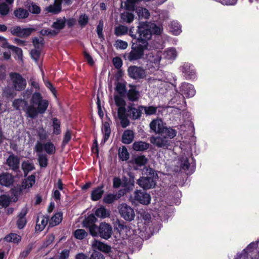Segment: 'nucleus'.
Returning <instances> with one entry per match:
<instances>
[{"mask_svg": "<svg viewBox=\"0 0 259 259\" xmlns=\"http://www.w3.org/2000/svg\"><path fill=\"white\" fill-rule=\"evenodd\" d=\"M28 11L33 14H38L40 13V7L34 3H31L27 7Z\"/></svg>", "mask_w": 259, "mask_h": 259, "instance_id": "obj_52", "label": "nucleus"}, {"mask_svg": "<svg viewBox=\"0 0 259 259\" xmlns=\"http://www.w3.org/2000/svg\"><path fill=\"white\" fill-rule=\"evenodd\" d=\"M122 97L123 96H120V95H115L114 96L115 105L118 107L125 106L126 105V102L122 98Z\"/></svg>", "mask_w": 259, "mask_h": 259, "instance_id": "obj_57", "label": "nucleus"}, {"mask_svg": "<svg viewBox=\"0 0 259 259\" xmlns=\"http://www.w3.org/2000/svg\"><path fill=\"white\" fill-rule=\"evenodd\" d=\"M63 1L67 6H69L72 3L71 0H55L54 5L50 6L48 7V11L55 14H58L61 11L62 3Z\"/></svg>", "mask_w": 259, "mask_h": 259, "instance_id": "obj_19", "label": "nucleus"}, {"mask_svg": "<svg viewBox=\"0 0 259 259\" xmlns=\"http://www.w3.org/2000/svg\"><path fill=\"white\" fill-rule=\"evenodd\" d=\"M117 115L119 118L125 116H127V109L125 108V106L118 107L117 110Z\"/></svg>", "mask_w": 259, "mask_h": 259, "instance_id": "obj_64", "label": "nucleus"}, {"mask_svg": "<svg viewBox=\"0 0 259 259\" xmlns=\"http://www.w3.org/2000/svg\"><path fill=\"white\" fill-rule=\"evenodd\" d=\"M165 126L161 119H153L150 123V129L156 134H159Z\"/></svg>", "mask_w": 259, "mask_h": 259, "instance_id": "obj_23", "label": "nucleus"}, {"mask_svg": "<svg viewBox=\"0 0 259 259\" xmlns=\"http://www.w3.org/2000/svg\"><path fill=\"white\" fill-rule=\"evenodd\" d=\"M127 74L130 78L135 80L143 79L146 76L145 70L142 67L136 65L128 67Z\"/></svg>", "mask_w": 259, "mask_h": 259, "instance_id": "obj_9", "label": "nucleus"}, {"mask_svg": "<svg viewBox=\"0 0 259 259\" xmlns=\"http://www.w3.org/2000/svg\"><path fill=\"white\" fill-rule=\"evenodd\" d=\"M139 92L136 90L135 88L130 89L127 92L128 100L131 102L138 101L139 99Z\"/></svg>", "mask_w": 259, "mask_h": 259, "instance_id": "obj_33", "label": "nucleus"}, {"mask_svg": "<svg viewBox=\"0 0 259 259\" xmlns=\"http://www.w3.org/2000/svg\"><path fill=\"white\" fill-rule=\"evenodd\" d=\"M49 221V217L48 215L45 216L42 215L40 217H38L36 220V231H38L39 232L42 231L47 225Z\"/></svg>", "mask_w": 259, "mask_h": 259, "instance_id": "obj_24", "label": "nucleus"}, {"mask_svg": "<svg viewBox=\"0 0 259 259\" xmlns=\"http://www.w3.org/2000/svg\"><path fill=\"white\" fill-rule=\"evenodd\" d=\"M41 49H34L30 51L31 58L35 61H38L40 56Z\"/></svg>", "mask_w": 259, "mask_h": 259, "instance_id": "obj_55", "label": "nucleus"}, {"mask_svg": "<svg viewBox=\"0 0 259 259\" xmlns=\"http://www.w3.org/2000/svg\"><path fill=\"white\" fill-rule=\"evenodd\" d=\"M150 144L142 141H135L133 144V150L139 152L146 151L150 148Z\"/></svg>", "mask_w": 259, "mask_h": 259, "instance_id": "obj_25", "label": "nucleus"}, {"mask_svg": "<svg viewBox=\"0 0 259 259\" xmlns=\"http://www.w3.org/2000/svg\"><path fill=\"white\" fill-rule=\"evenodd\" d=\"M66 19L65 17L63 18H58L56 21L54 22L51 27L56 30L60 32V30L63 29L66 25Z\"/></svg>", "mask_w": 259, "mask_h": 259, "instance_id": "obj_31", "label": "nucleus"}, {"mask_svg": "<svg viewBox=\"0 0 259 259\" xmlns=\"http://www.w3.org/2000/svg\"><path fill=\"white\" fill-rule=\"evenodd\" d=\"M35 182V176L34 175H31L28 176L26 180V186L28 188L31 187Z\"/></svg>", "mask_w": 259, "mask_h": 259, "instance_id": "obj_62", "label": "nucleus"}, {"mask_svg": "<svg viewBox=\"0 0 259 259\" xmlns=\"http://www.w3.org/2000/svg\"><path fill=\"white\" fill-rule=\"evenodd\" d=\"M134 199L142 204L148 205L150 203L151 196L143 191L137 190L135 192Z\"/></svg>", "mask_w": 259, "mask_h": 259, "instance_id": "obj_16", "label": "nucleus"}, {"mask_svg": "<svg viewBox=\"0 0 259 259\" xmlns=\"http://www.w3.org/2000/svg\"><path fill=\"white\" fill-rule=\"evenodd\" d=\"M148 162V159L144 155H138L136 157L131 163L135 164L138 167H141L145 165Z\"/></svg>", "mask_w": 259, "mask_h": 259, "instance_id": "obj_34", "label": "nucleus"}, {"mask_svg": "<svg viewBox=\"0 0 259 259\" xmlns=\"http://www.w3.org/2000/svg\"><path fill=\"white\" fill-rule=\"evenodd\" d=\"M10 77L12 81V87L14 90L20 92L26 88V80L20 73L11 72L10 73Z\"/></svg>", "mask_w": 259, "mask_h": 259, "instance_id": "obj_7", "label": "nucleus"}, {"mask_svg": "<svg viewBox=\"0 0 259 259\" xmlns=\"http://www.w3.org/2000/svg\"><path fill=\"white\" fill-rule=\"evenodd\" d=\"M89 20V17L86 14H82L79 17L78 23L82 28H83L88 23Z\"/></svg>", "mask_w": 259, "mask_h": 259, "instance_id": "obj_56", "label": "nucleus"}, {"mask_svg": "<svg viewBox=\"0 0 259 259\" xmlns=\"http://www.w3.org/2000/svg\"><path fill=\"white\" fill-rule=\"evenodd\" d=\"M14 182V176L8 172H3L0 175V184L6 187H10Z\"/></svg>", "mask_w": 259, "mask_h": 259, "instance_id": "obj_20", "label": "nucleus"}, {"mask_svg": "<svg viewBox=\"0 0 259 259\" xmlns=\"http://www.w3.org/2000/svg\"><path fill=\"white\" fill-rule=\"evenodd\" d=\"M103 22L102 21H100L97 27V33L98 37L100 39L101 41H103L105 40L104 35L103 34Z\"/></svg>", "mask_w": 259, "mask_h": 259, "instance_id": "obj_54", "label": "nucleus"}, {"mask_svg": "<svg viewBox=\"0 0 259 259\" xmlns=\"http://www.w3.org/2000/svg\"><path fill=\"white\" fill-rule=\"evenodd\" d=\"M171 26L172 28V31L173 32V34L175 35L179 34L181 32V26L179 23L173 22L171 24Z\"/></svg>", "mask_w": 259, "mask_h": 259, "instance_id": "obj_60", "label": "nucleus"}, {"mask_svg": "<svg viewBox=\"0 0 259 259\" xmlns=\"http://www.w3.org/2000/svg\"><path fill=\"white\" fill-rule=\"evenodd\" d=\"M6 48H8L12 51L18 57L19 59H22L23 56L22 50L21 48L8 44Z\"/></svg>", "mask_w": 259, "mask_h": 259, "instance_id": "obj_48", "label": "nucleus"}, {"mask_svg": "<svg viewBox=\"0 0 259 259\" xmlns=\"http://www.w3.org/2000/svg\"><path fill=\"white\" fill-rule=\"evenodd\" d=\"M120 18L123 22L130 24L134 21V15L132 13L127 12L121 14Z\"/></svg>", "mask_w": 259, "mask_h": 259, "instance_id": "obj_43", "label": "nucleus"}, {"mask_svg": "<svg viewBox=\"0 0 259 259\" xmlns=\"http://www.w3.org/2000/svg\"><path fill=\"white\" fill-rule=\"evenodd\" d=\"M13 107L16 110H22L26 112V108L28 105V102L24 99H16L12 103Z\"/></svg>", "mask_w": 259, "mask_h": 259, "instance_id": "obj_27", "label": "nucleus"}, {"mask_svg": "<svg viewBox=\"0 0 259 259\" xmlns=\"http://www.w3.org/2000/svg\"><path fill=\"white\" fill-rule=\"evenodd\" d=\"M140 107L144 109L145 113L147 115H151L156 114L157 107L154 106H146L144 105H140Z\"/></svg>", "mask_w": 259, "mask_h": 259, "instance_id": "obj_45", "label": "nucleus"}, {"mask_svg": "<svg viewBox=\"0 0 259 259\" xmlns=\"http://www.w3.org/2000/svg\"><path fill=\"white\" fill-rule=\"evenodd\" d=\"M118 156L122 161H126L129 159L130 154L125 146H122L121 149L119 150Z\"/></svg>", "mask_w": 259, "mask_h": 259, "instance_id": "obj_47", "label": "nucleus"}, {"mask_svg": "<svg viewBox=\"0 0 259 259\" xmlns=\"http://www.w3.org/2000/svg\"><path fill=\"white\" fill-rule=\"evenodd\" d=\"M38 162L40 167H46L48 164V159L46 154L38 155Z\"/></svg>", "mask_w": 259, "mask_h": 259, "instance_id": "obj_51", "label": "nucleus"}, {"mask_svg": "<svg viewBox=\"0 0 259 259\" xmlns=\"http://www.w3.org/2000/svg\"><path fill=\"white\" fill-rule=\"evenodd\" d=\"M9 12V8L7 4L2 3L0 4V14L2 16L7 15Z\"/></svg>", "mask_w": 259, "mask_h": 259, "instance_id": "obj_59", "label": "nucleus"}, {"mask_svg": "<svg viewBox=\"0 0 259 259\" xmlns=\"http://www.w3.org/2000/svg\"><path fill=\"white\" fill-rule=\"evenodd\" d=\"M93 246L97 248L100 251L106 253H109L111 249L110 245L97 240H94Z\"/></svg>", "mask_w": 259, "mask_h": 259, "instance_id": "obj_28", "label": "nucleus"}, {"mask_svg": "<svg viewBox=\"0 0 259 259\" xmlns=\"http://www.w3.org/2000/svg\"><path fill=\"white\" fill-rule=\"evenodd\" d=\"M30 102L31 104L26 108V114L31 119L35 118L39 114L45 113L49 104L48 100L43 99L41 94L38 92L32 95Z\"/></svg>", "mask_w": 259, "mask_h": 259, "instance_id": "obj_1", "label": "nucleus"}, {"mask_svg": "<svg viewBox=\"0 0 259 259\" xmlns=\"http://www.w3.org/2000/svg\"><path fill=\"white\" fill-rule=\"evenodd\" d=\"M143 171L144 174L146 175V178H151L155 180L158 179V175L155 170L150 167H145Z\"/></svg>", "mask_w": 259, "mask_h": 259, "instance_id": "obj_41", "label": "nucleus"}, {"mask_svg": "<svg viewBox=\"0 0 259 259\" xmlns=\"http://www.w3.org/2000/svg\"><path fill=\"white\" fill-rule=\"evenodd\" d=\"M95 234L91 235L93 237H100L102 239L108 240L113 233L111 225L106 222H101L99 226H97L94 230Z\"/></svg>", "mask_w": 259, "mask_h": 259, "instance_id": "obj_6", "label": "nucleus"}, {"mask_svg": "<svg viewBox=\"0 0 259 259\" xmlns=\"http://www.w3.org/2000/svg\"><path fill=\"white\" fill-rule=\"evenodd\" d=\"M144 0H126L124 3V8L127 11L134 12L137 9V5Z\"/></svg>", "mask_w": 259, "mask_h": 259, "instance_id": "obj_29", "label": "nucleus"}, {"mask_svg": "<svg viewBox=\"0 0 259 259\" xmlns=\"http://www.w3.org/2000/svg\"><path fill=\"white\" fill-rule=\"evenodd\" d=\"M21 167L23 171L24 177H26L30 171L35 169L34 164L28 161H23L21 164Z\"/></svg>", "mask_w": 259, "mask_h": 259, "instance_id": "obj_35", "label": "nucleus"}, {"mask_svg": "<svg viewBox=\"0 0 259 259\" xmlns=\"http://www.w3.org/2000/svg\"><path fill=\"white\" fill-rule=\"evenodd\" d=\"M52 126L53 128L54 133L56 135H59L61 133V122L60 120L57 118L54 117L52 119Z\"/></svg>", "mask_w": 259, "mask_h": 259, "instance_id": "obj_44", "label": "nucleus"}, {"mask_svg": "<svg viewBox=\"0 0 259 259\" xmlns=\"http://www.w3.org/2000/svg\"><path fill=\"white\" fill-rule=\"evenodd\" d=\"M119 212L121 217L126 221L131 222L135 217L134 209L125 203L121 204L119 207Z\"/></svg>", "mask_w": 259, "mask_h": 259, "instance_id": "obj_8", "label": "nucleus"}, {"mask_svg": "<svg viewBox=\"0 0 259 259\" xmlns=\"http://www.w3.org/2000/svg\"><path fill=\"white\" fill-rule=\"evenodd\" d=\"M135 104L130 103L127 107V115L132 120L139 119L142 114V108L138 106V108L134 107Z\"/></svg>", "mask_w": 259, "mask_h": 259, "instance_id": "obj_12", "label": "nucleus"}, {"mask_svg": "<svg viewBox=\"0 0 259 259\" xmlns=\"http://www.w3.org/2000/svg\"><path fill=\"white\" fill-rule=\"evenodd\" d=\"M63 213L62 212H58L53 215L51 219H49V227H52L58 225L62 221Z\"/></svg>", "mask_w": 259, "mask_h": 259, "instance_id": "obj_30", "label": "nucleus"}, {"mask_svg": "<svg viewBox=\"0 0 259 259\" xmlns=\"http://www.w3.org/2000/svg\"><path fill=\"white\" fill-rule=\"evenodd\" d=\"M71 139V133L70 130H67L65 133L62 141V146H65L67 145Z\"/></svg>", "mask_w": 259, "mask_h": 259, "instance_id": "obj_61", "label": "nucleus"}, {"mask_svg": "<svg viewBox=\"0 0 259 259\" xmlns=\"http://www.w3.org/2000/svg\"><path fill=\"white\" fill-rule=\"evenodd\" d=\"M102 130V132L104 133V138L102 142L104 143L109 139L111 133L110 124L108 122L105 121L103 123Z\"/></svg>", "mask_w": 259, "mask_h": 259, "instance_id": "obj_36", "label": "nucleus"}, {"mask_svg": "<svg viewBox=\"0 0 259 259\" xmlns=\"http://www.w3.org/2000/svg\"><path fill=\"white\" fill-rule=\"evenodd\" d=\"M32 42L35 49H41L44 46L45 40L42 37H34L32 38Z\"/></svg>", "mask_w": 259, "mask_h": 259, "instance_id": "obj_42", "label": "nucleus"}, {"mask_svg": "<svg viewBox=\"0 0 259 259\" xmlns=\"http://www.w3.org/2000/svg\"><path fill=\"white\" fill-rule=\"evenodd\" d=\"M14 15L18 19H24L28 17L29 13L28 10L19 8L14 10Z\"/></svg>", "mask_w": 259, "mask_h": 259, "instance_id": "obj_32", "label": "nucleus"}, {"mask_svg": "<svg viewBox=\"0 0 259 259\" xmlns=\"http://www.w3.org/2000/svg\"><path fill=\"white\" fill-rule=\"evenodd\" d=\"M97 218H96L95 215L93 213L89 214L83 221V227L89 229L91 235L95 234L94 230L96 229V228L97 226L95 224Z\"/></svg>", "mask_w": 259, "mask_h": 259, "instance_id": "obj_14", "label": "nucleus"}, {"mask_svg": "<svg viewBox=\"0 0 259 259\" xmlns=\"http://www.w3.org/2000/svg\"><path fill=\"white\" fill-rule=\"evenodd\" d=\"M88 235V233L84 229H77L74 232L75 238L79 240L85 238Z\"/></svg>", "mask_w": 259, "mask_h": 259, "instance_id": "obj_49", "label": "nucleus"}, {"mask_svg": "<svg viewBox=\"0 0 259 259\" xmlns=\"http://www.w3.org/2000/svg\"><path fill=\"white\" fill-rule=\"evenodd\" d=\"M115 90L120 96H124L126 92L125 84L122 82H117Z\"/></svg>", "mask_w": 259, "mask_h": 259, "instance_id": "obj_46", "label": "nucleus"}, {"mask_svg": "<svg viewBox=\"0 0 259 259\" xmlns=\"http://www.w3.org/2000/svg\"><path fill=\"white\" fill-rule=\"evenodd\" d=\"M21 237L15 233H10L4 238V241L9 242L18 243L21 241Z\"/></svg>", "mask_w": 259, "mask_h": 259, "instance_id": "obj_40", "label": "nucleus"}, {"mask_svg": "<svg viewBox=\"0 0 259 259\" xmlns=\"http://www.w3.org/2000/svg\"><path fill=\"white\" fill-rule=\"evenodd\" d=\"M180 69L186 79H193L195 77L194 66L188 62H185L180 67Z\"/></svg>", "mask_w": 259, "mask_h": 259, "instance_id": "obj_15", "label": "nucleus"}, {"mask_svg": "<svg viewBox=\"0 0 259 259\" xmlns=\"http://www.w3.org/2000/svg\"><path fill=\"white\" fill-rule=\"evenodd\" d=\"M112 62L113 65L117 69H119L122 66L123 62L122 60L119 57H115L113 58Z\"/></svg>", "mask_w": 259, "mask_h": 259, "instance_id": "obj_58", "label": "nucleus"}, {"mask_svg": "<svg viewBox=\"0 0 259 259\" xmlns=\"http://www.w3.org/2000/svg\"><path fill=\"white\" fill-rule=\"evenodd\" d=\"M177 131L169 126H165L157 137L152 136L150 142L159 148H168L170 146V140L176 136Z\"/></svg>", "mask_w": 259, "mask_h": 259, "instance_id": "obj_2", "label": "nucleus"}, {"mask_svg": "<svg viewBox=\"0 0 259 259\" xmlns=\"http://www.w3.org/2000/svg\"><path fill=\"white\" fill-rule=\"evenodd\" d=\"M180 92L182 95L186 98L193 97L196 93L194 86L187 82L182 83L180 87Z\"/></svg>", "mask_w": 259, "mask_h": 259, "instance_id": "obj_17", "label": "nucleus"}, {"mask_svg": "<svg viewBox=\"0 0 259 259\" xmlns=\"http://www.w3.org/2000/svg\"><path fill=\"white\" fill-rule=\"evenodd\" d=\"M145 24H140L136 28L134 27H131L129 31V35L133 38L132 43H137L140 39L148 40L151 38L150 31L146 29Z\"/></svg>", "mask_w": 259, "mask_h": 259, "instance_id": "obj_5", "label": "nucleus"}, {"mask_svg": "<svg viewBox=\"0 0 259 259\" xmlns=\"http://www.w3.org/2000/svg\"><path fill=\"white\" fill-rule=\"evenodd\" d=\"M135 12L137 14L139 19H148L150 17V13L148 10L143 7H138Z\"/></svg>", "mask_w": 259, "mask_h": 259, "instance_id": "obj_37", "label": "nucleus"}, {"mask_svg": "<svg viewBox=\"0 0 259 259\" xmlns=\"http://www.w3.org/2000/svg\"><path fill=\"white\" fill-rule=\"evenodd\" d=\"M20 160L19 157L11 153L6 160V164L9 167L10 169L18 172L20 171Z\"/></svg>", "mask_w": 259, "mask_h": 259, "instance_id": "obj_13", "label": "nucleus"}, {"mask_svg": "<svg viewBox=\"0 0 259 259\" xmlns=\"http://www.w3.org/2000/svg\"><path fill=\"white\" fill-rule=\"evenodd\" d=\"M95 215L101 218H106L110 215V211L104 206H102L98 208L95 211Z\"/></svg>", "mask_w": 259, "mask_h": 259, "instance_id": "obj_38", "label": "nucleus"}, {"mask_svg": "<svg viewBox=\"0 0 259 259\" xmlns=\"http://www.w3.org/2000/svg\"><path fill=\"white\" fill-rule=\"evenodd\" d=\"M145 25L146 26V29L150 31L151 35L152 34L160 35L161 33L162 29L155 24H152L150 28H148L147 25L145 24Z\"/></svg>", "mask_w": 259, "mask_h": 259, "instance_id": "obj_50", "label": "nucleus"}, {"mask_svg": "<svg viewBox=\"0 0 259 259\" xmlns=\"http://www.w3.org/2000/svg\"><path fill=\"white\" fill-rule=\"evenodd\" d=\"M11 33L20 38H26L36 31L35 28H21L20 26L12 27L10 28Z\"/></svg>", "mask_w": 259, "mask_h": 259, "instance_id": "obj_10", "label": "nucleus"}, {"mask_svg": "<svg viewBox=\"0 0 259 259\" xmlns=\"http://www.w3.org/2000/svg\"><path fill=\"white\" fill-rule=\"evenodd\" d=\"M135 134L132 130H125L122 135L121 142L125 144L131 143L134 139Z\"/></svg>", "mask_w": 259, "mask_h": 259, "instance_id": "obj_26", "label": "nucleus"}, {"mask_svg": "<svg viewBox=\"0 0 259 259\" xmlns=\"http://www.w3.org/2000/svg\"><path fill=\"white\" fill-rule=\"evenodd\" d=\"M104 185L103 184L94 188L91 194V199L93 201L101 199L104 193Z\"/></svg>", "mask_w": 259, "mask_h": 259, "instance_id": "obj_21", "label": "nucleus"}, {"mask_svg": "<svg viewBox=\"0 0 259 259\" xmlns=\"http://www.w3.org/2000/svg\"><path fill=\"white\" fill-rule=\"evenodd\" d=\"M156 181L151 178L142 177L138 180L137 184L144 189H149L155 186Z\"/></svg>", "mask_w": 259, "mask_h": 259, "instance_id": "obj_18", "label": "nucleus"}, {"mask_svg": "<svg viewBox=\"0 0 259 259\" xmlns=\"http://www.w3.org/2000/svg\"><path fill=\"white\" fill-rule=\"evenodd\" d=\"M37 133L40 141H45L47 139L48 135L46 130L42 127H39L37 130Z\"/></svg>", "mask_w": 259, "mask_h": 259, "instance_id": "obj_53", "label": "nucleus"}, {"mask_svg": "<svg viewBox=\"0 0 259 259\" xmlns=\"http://www.w3.org/2000/svg\"><path fill=\"white\" fill-rule=\"evenodd\" d=\"M35 148L36 152L37 153L41 152L44 150L49 155L53 154L56 152L55 146L50 141H48L44 144L37 142L35 145Z\"/></svg>", "mask_w": 259, "mask_h": 259, "instance_id": "obj_11", "label": "nucleus"}, {"mask_svg": "<svg viewBox=\"0 0 259 259\" xmlns=\"http://www.w3.org/2000/svg\"><path fill=\"white\" fill-rule=\"evenodd\" d=\"M116 47L120 49L124 50L127 48L128 45L127 43L121 39H118L115 42Z\"/></svg>", "mask_w": 259, "mask_h": 259, "instance_id": "obj_63", "label": "nucleus"}, {"mask_svg": "<svg viewBox=\"0 0 259 259\" xmlns=\"http://www.w3.org/2000/svg\"><path fill=\"white\" fill-rule=\"evenodd\" d=\"M122 190L118 191V194L108 193L104 196L103 199V202L105 204H110L113 203L115 201L118 200L122 194Z\"/></svg>", "mask_w": 259, "mask_h": 259, "instance_id": "obj_22", "label": "nucleus"}, {"mask_svg": "<svg viewBox=\"0 0 259 259\" xmlns=\"http://www.w3.org/2000/svg\"><path fill=\"white\" fill-rule=\"evenodd\" d=\"M128 31V28L122 25H119L115 27L114 34L117 36L125 35Z\"/></svg>", "mask_w": 259, "mask_h": 259, "instance_id": "obj_39", "label": "nucleus"}, {"mask_svg": "<svg viewBox=\"0 0 259 259\" xmlns=\"http://www.w3.org/2000/svg\"><path fill=\"white\" fill-rule=\"evenodd\" d=\"M134 184L135 174L130 171H127L126 175L122 177V181L118 177H115L113 180V188H118L121 185L124 188V190L121 192L122 195L133 190Z\"/></svg>", "mask_w": 259, "mask_h": 259, "instance_id": "obj_4", "label": "nucleus"}, {"mask_svg": "<svg viewBox=\"0 0 259 259\" xmlns=\"http://www.w3.org/2000/svg\"><path fill=\"white\" fill-rule=\"evenodd\" d=\"M148 46L147 40L140 39L137 43H132L131 52L125 53L122 57L131 62L138 61L143 58L144 51L148 49Z\"/></svg>", "mask_w": 259, "mask_h": 259, "instance_id": "obj_3", "label": "nucleus"}]
</instances>
